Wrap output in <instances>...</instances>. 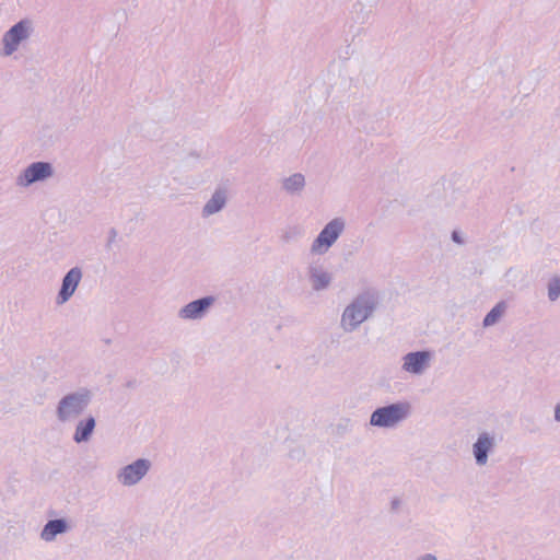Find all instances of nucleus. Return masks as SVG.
<instances>
[{
    "label": "nucleus",
    "instance_id": "20e7f679",
    "mask_svg": "<svg viewBox=\"0 0 560 560\" xmlns=\"http://www.w3.org/2000/svg\"><path fill=\"white\" fill-rule=\"evenodd\" d=\"M34 33V23L31 19H22L12 25L1 38V56L10 57L26 43Z\"/></svg>",
    "mask_w": 560,
    "mask_h": 560
},
{
    "label": "nucleus",
    "instance_id": "dca6fc26",
    "mask_svg": "<svg viewBox=\"0 0 560 560\" xmlns=\"http://www.w3.org/2000/svg\"><path fill=\"white\" fill-rule=\"evenodd\" d=\"M305 184V176L302 173H294L282 179V188L290 195L301 194Z\"/></svg>",
    "mask_w": 560,
    "mask_h": 560
},
{
    "label": "nucleus",
    "instance_id": "412c9836",
    "mask_svg": "<svg viewBox=\"0 0 560 560\" xmlns=\"http://www.w3.org/2000/svg\"><path fill=\"white\" fill-rule=\"evenodd\" d=\"M417 560H436V557L432 553H425L419 557Z\"/></svg>",
    "mask_w": 560,
    "mask_h": 560
},
{
    "label": "nucleus",
    "instance_id": "4468645a",
    "mask_svg": "<svg viewBox=\"0 0 560 560\" xmlns=\"http://www.w3.org/2000/svg\"><path fill=\"white\" fill-rule=\"evenodd\" d=\"M308 276L312 288L315 291L327 289L331 282V275L320 265L312 264L308 266Z\"/></svg>",
    "mask_w": 560,
    "mask_h": 560
},
{
    "label": "nucleus",
    "instance_id": "9d476101",
    "mask_svg": "<svg viewBox=\"0 0 560 560\" xmlns=\"http://www.w3.org/2000/svg\"><path fill=\"white\" fill-rule=\"evenodd\" d=\"M433 352H407L402 358V370L413 375H421L429 366Z\"/></svg>",
    "mask_w": 560,
    "mask_h": 560
},
{
    "label": "nucleus",
    "instance_id": "f03ea898",
    "mask_svg": "<svg viewBox=\"0 0 560 560\" xmlns=\"http://www.w3.org/2000/svg\"><path fill=\"white\" fill-rule=\"evenodd\" d=\"M92 401V393L88 388H80L61 397L56 407V417L59 422L66 423L79 418Z\"/></svg>",
    "mask_w": 560,
    "mask_h": 560
},
{
    "label": "nucleus",
    "instance_id": "a211bd4d",
    "mask_svg": "<svg viewBox=\"0 0 560 560\" xmlns=\"http://www.w3.org/2000/svg\"><path fill=\"white\" fill-rule=\"evenodd\" d=\"M560 296V277L555 276L548 282V299L555 302Z\"/></svg>",
    "mask_w": 560,
    "mask_h": 560
},
{
    "label": "nucleus",
    "instance_id": "aec40b11",
    "mask_svg": "<svg viewBox=\"0 0 560 560\" xmlns=\"http://www.w3.org/2000/svg\"><path fill=\"white\" fill-rule=\"evenodd\" d=\"M452 240H453L455 243H457V244H463V240H462V237H460L459 233H458V232H456V231H454V232L452 233Z\"/></svg>",
    "mask_w": 560,
    "mask_h": 560
},
{
    "label": "nucleus",
    "instance_id": "7ed1b4c3",
    "mask_svg": "<svg viewBox=\"0 0 560 560\" xmlns=\"http://www.w3.org/2000/svg\"><path fill=\"white\" fill-rule=\"evenodd\" d=\"M412 406L407 400H399L377 407L370 416V425L376 428H394L410 417Z\"/></svg>",
    "mask_w": 560,
    "mask_h": 560
},
{
    "label": "nucleus",
    "instance_id": "f8f14e48",
    "mask_svg": "<svg viewBox=\"0 0 560 560\" xmlns=\"http://www.w3.org/2000/svg\"><path fill=\"white\" fill-rule=\"evenodd\" d=\"M70 525L69 522L63 518H54L49 520L42 528L39 537L42 540L46 542H51L56 539L58 535L66 534L69 532Z\"/></svg>",
    "mask_w": 560,
    "mask_h": 560
},
{
    "label": "nucleus",
    "instance_id": "39448f33",
    "mask_svg": "<svg viewBox=\"0 0 560 560\" xmlns=\"http://www.w3.org/2000/svg\"><path fill=\"white\" fill-rule=\"evenodd\" d=\"M345 228L346 222L342 218H335L329 221L313 241L311 253L315 255L326 254L343 233Z\"/></svg>",
    "mask_w": 560,
    "mask_h": 560
},
{
    "label": "nucleus",
    "instance_id": "4be33fe9",
    "mask_svg": "<svg viewBox=\"0 0 560 560\" xmlns=\"http://www.w3.org/2000/svg\"><path fill=\"white\" fill-rule=\"evenodd\" d=\"M555 420L557 422H560V402L557 404L555 407Z\"/></svg>",
    "mask_w": 560,
    "mask_h": 560
},
{
    "label": "nucleus",
    "instance_id": "423d86ee",
    "mask_svg": "<svg viewBox=\"0 0 560 560\" xmlns=\"http://www.w3.org/2000/svg\"><path fill=\"white\" fill-rule=\"evenodd\" d=\"M54 175V167L49 162H33L15 178L19 187L26 188L34 183L44 182Z\"/></svg>",
    "mask_w": 560,
    "mask_h": 560
},
{
    "label": "nucleus",
    "instance_id": "ddd939ff",
    "mask_svg": "<svg viewBox=\"0 0 560 560\" xmlns=\"http://www.w3.org/2000/svg\"><path fill=\"white\" fill-rule=\"evenodd\" d=\"M95 428L96 419L92 415L80 419L75 424L72 440L77 444L89 442L95 431Z\"/></svg>",
    "mask_w": 560,
    "mask_h": 560
},
{
    "label": "nucleus",
    "instance_id": "6e6552de",
    "mask_svg": "<svg viewBox=\"0 0 560 560\" xmlns=\"http://www.w3.org/2000/svg\"><path fill=\"white\" fill-rule=\"evenodd\" d=\"M83 277L80 267L71 268L62 278L61 287L56 296V304H66L74 294Z\"/></svg>",
    "mask_w": 560,
    "mask_h": 560
},
{
    "label": "nucleus",
    "instance_id": "6ab92c4d",
    "mask_svg": "<svg viewBox=\"0 0 560 560\" xmlns=\"http://www.w3.org/2000/svg\"><path fill=\"white\" fill-rule=\"evenodd\" d=\"M400 504H401L400 499H398V498H394V499L392 500V502H390V510H392L393 512H397V511H398V509L400 508Z\"/></svg>",
    "mask_w": 560,
    "mask_h": 560
},
{
    "label": "nucleus",
    "instance_id": "9b49d317",
    "mask_svg": "<svg viewBox=\"0 0 560 560\" xmlns=\"http://www.w3.org/2000/svg\"><path fill=\"white\" fill-rule=\"evenodd\" d=\"M494 435L489 432H482L472 444V454L478 466H483L488 462L489 454L494 450Z\"/></svg>",
    "mask_w": 560,
    "mask_h": 560
},
{
    "label": "nucleus",
    "instance_id": "2eb2a0df",
    "mask_svg": "<svg viewBox=\"0 0 560 560\" xmlns=\"http://www.w3.org/2000/svg\"><path fill=\"white\" fill-rule=\"evenodd\" d=\"M228 194L223 188H218L212 194L211 198L205 203L201 214L203 218H209L220 212L226 205Z\"/></svg>",
    "mask_w": 560,
    "mask_h": 560
},
{
    "label": "nucleus",
    "instance_id": "0eeeda50",
    "mask_svg": "<svg viewBox=\"0 0 560 560\" xmlns=\"http://www.w3.org/2000/svg\"><path fill=\"white\" fill-rule=\"evenodd\" d=\"M151 466L149 459L138 458L120 468L117 472V479L125 487L135 486L149 472Z\"/></svg>",
    "mask_w": 560,
    "mask_h": 560
},
{
    "label": "nucleus",
    "instance_id": "1a4fd4ad",
    "mask_svg": "<svg viewBox=\"0 0 560 560\" xmlns=\"http://www.w3.org/2000/svg\"><path fill=\"white\" fill-rule=\"evenodd\" d=\"M213 303V296H205L189 302L178 311V317L184 320L200 319L206 315L207 311Z\"/></svg>",
    "mask_w": 560,
    "mask_h": 560
},
{
    "label": "nucleus",
    "instance_id": "f3484780",
    "mask_svg": "<svg viewBox=\"0 0 560 560\" xmlns=\"http://www.w3.org/2000/svg\"><path fill=\"white\" fill-rule=\"evenodd\" d=\"M506 308L504 302L498 303L492 310L485 316L483 326L489 327L499 322Z\"/></svg>",
    "mask_w": 560,
    "mask_h": 560
},
{
    "label": "nucleus",
    "instance_id": "f257e3e1",
    "mask_svg": "<svg viewBox=\"0 0 560 560\" xmlns=\"http://www.w3.org/2000/svg\"><path fill=\"white\" fill-rule=\"evenodd\" d=\"M378 299L376 293L365 291L357 295L342 312L340 325L345 331L355 330L375 311Z\"/></svg>",
    "mask_w": 560,
    "mask_h": 560
}]
</instances>
